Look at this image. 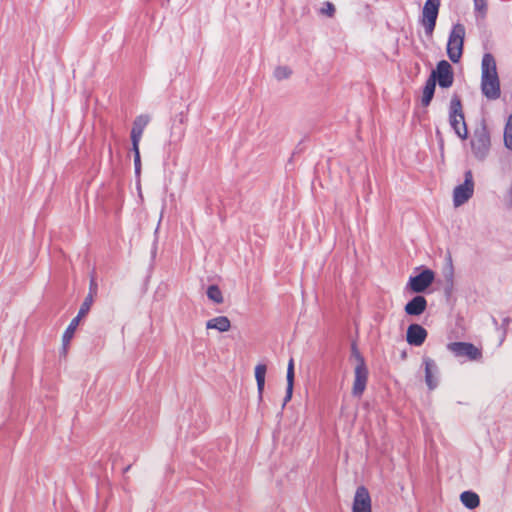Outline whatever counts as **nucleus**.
I'll list each match as a JSON object with an SVG mask.
<instances>
[{
	"mask_svg": "<svg viewBox=\"0 0 512 512\" xmlns=\"http://www.w3.org/2000/svg\"><path fill=\"white\" fill-rule=\"evenodd\" d=\"M481 91L489 100H496L500 97L496 60L490 53H485L481 62Z\"/></svg>",
	"mask_w": 512,
	"mask_h": 512,
	"instance_id": "nucleus-1",
	"label": "nucleus"
},
{
	"mask_svg": "<svg viewBox=\"0 0 512 512\" xmlns=\"http://www.w3.org/2000/svg\"><path fill=\"white\" fill-rule=\"evenodd\" d=\"M465 34L464 25L457 23L452 27L447 42V55L453 63H458L462 57Z\"/></svg>",
	"mask_w": 512,
	"mask_h": 512,
	"instance_id": "nucleus-2",
	"label": "nucleus"
},
{
	"mask_svg": "<svg viewBox=\"0 0 512 512\" xmlns=\"http://www.w3.org/2000/svg\"><path fill=\"white\" fill-rule=\"evenodd\" d=\"M449 123L459 138H467L468 130L462 110V104L457 96H454L450 101Z\"/></svg>",
	"mask_w": 512,
	"mask_h": 512,
	"instance_id": "nucleus-3",
	"label": "nucleus"
},
{
	"mask_svg": "<svg viewBox=\"0 0 512 512\" xmlns=\"http://www.w3.org/2000/svg\"><path fill=\"white\" fill-rule=\"evenodd\" d=\"M474 179L471 170L464 174V182L457 185L453 190V205L460 207L465 204L474 194Z\"/></svg>",
	"mask_w": 512,
	"mask_h": 512,
	"instance_id": "nucleus-4",
	"label": "nucleus"
},
{
	"mask_svg": "<svg viewBox=\"0 0 512 512\" xmlns=\"http://www.w3.org/2000/svg\"><path fill=\"white\" fill-rule=\"evenodd\" d=\"M447 349L457 358H465L469 361H477L482 358L481 350L472 343L451 342Z\"/></svg>",
	"mask_w": 512,
	"mask_h": 512,
	"instance_id": "nucleus-5",
	"label": "nucleus"
},
{
	"mask_svg": "<svg viewBox=\"0 0 512 512\" xmlns=\"http://www.w3.org/2000/svg\"><path fill=\"white\" fill-rule=\"evenodd\" d=\"M491 141L490 135L485 128L477 130L471 140V148L473 155L478 160H484L490 151Z\"/></svg>",
	"mask_w": 512,
	"mask_h": 512,
	"instance_id": "nucleus-6",
	"label": "nucleus"
},
{
	"mask_svg": "<svg viewBox=\"0 0 512 512\" xmlns=\"http://www.w3.org/2000/svg\"><path fill=\"white\" fill-rule=\"evenodd\" d=\"M440 7V0H427L424 4L422 11V24L425 33L429 36L433 34L435 29L438 11Z\"/></svg>",
	"mask_w": 512,
	"mask_h": 512,
	"instance_id": "nucleus-7",
	"label": "nucleus"
},
{
	"mask_svg": "<svg viewBox=\"0 0 512 512\" xmlns=\"http://www.w3.org/2000/svg\"><path fill=\"white\" fill-rule=\"evenodd\" d=\"M368 369L362 356L358 357V363L354 369V382L352 387V394L360 397L365 391L368 381Z\"/></svg>",
	"mask_w": 512,
	"mask_h": 512,
	"instance_id": "nucleus-8",
	"label": "nucleus"
},
{
	"mask_svg": "<svg viewBox=\"0 0 512 512\" xmlns=\"http://www.w3.org/2000/svg\"><path fill=\"white\" fill-rule=\"evenodd\" d=\"M434 277L432 270L425 269L418 275L409 278L407 289L413 293H422L433 283Z\"/></svg>",
	"mask_w": 512,
	"mask_h": 512,
	"instance_id": "nucleus-9",
	"label": "nucleus"
},
{
	"mask_svg": "<svg viewBox=\"0 0 512 512\" xmlns=\"http://www.w3.org/2000/svg\"><path fill=\"white\" fill-rule=\"evenodd\" d=\"M438 81V84L442 88H448L453 84V71L452 67L446 60H441L430 76Z\"/></svg>",
	"mask_w": 512,
	"mask_h": 512,
	"instance_id": "nucleus-10",
	"label": "nucleus"
},
{
	"mask_svg": "<svg viewBox=\"0 0 512 512\" xmlns=\"http://www.w3.org/2000/svg\"><path fill=\"white\" fill-rule=\"evenodd\" d=\"M352 512H371V498L368 490L363 486L356 490Z\"/></svg>",
	"mask_w": 512,
	"mask_h": 512,
	"instance_id": "nucleus-11",
	"label": "nucleus"
},
{
	"mask_svg": "<svg viewBox=\"0 0 512 512\" xmlns=\"http://www.w3.org/2000/svg\"><path fill=\"white\" fill-rule=\"evenodd\" d=\"M423 364L425 368V382L430 390L435 389L438 386L439 380V369L436 362L429 358H423Z\"/></svg>",
	"mask_w": 512,
	"mask_h": 512,
	"instance_id": "nucleus-12",
	"label": "nucleus"
},
{
	"mask_svg": "<svg viewBox=\"0 0 512 512\" xmlns=\"http://www.w3.org/2000/svg\"><path fill=\"white\" fill-rule=\"evenodd\" d=\"M427 337V331L419 324H411L407 329L406 340L410 345L421 346Z\"/></svg>",
	"mask_w": 512,
	"mask_h": 512,
	"instance_id": "nucleus-13",
	"label": "nucleus"
},
{
	"mask_svg": "<svg viewBox=\"0 0 512 512\" xmlns=\"http://www.w3.org/2000/svg\"><path fill=\"white\" fill-rule=\"evenodd\" d=\"M427 308V300L422 295L413 297L404 307V311L410 316H419Z\"/></svg>",
	"mask_w": 512,
	"mask_h": 512,
	"instance_id": "nucleus-14",
	"label": "nucleus"
},
{
	"mask_svg": "<svg viewBox=\"0 0 512 512\" xmlns=\"http://www.w3.org/2000/svg\"><path fill=\"white\" fill-rule=\"evenodd\" d=\"M231 322L226 316H218L206 322L207 329H215L219 332H226L230 329Z\"/></svg>",
	"mask_w": 512,
	"mask_h": 512,
	"instance_id": "nucleus-15",
	"label": "nucleus"
},
{
	"mask_svg": "<svg viewBox=\"0 0 512 512\" xmlns=\"http://www.w3.org/2000/svg\"><path fill=\"white\" fill-rule=\"evenodd\" d=\"M267 372V367L265 364H258L255 367V379L257 383V391L259 400H262L263 391L265 387V376Z\"/></svg>",
	"mask_w": 512,
	"mask_h": 512,
	"instance_id": "nucleus-16",
	"label": "nucleus"
},
{
	"mask_svg": "<svg viewBox=\"0 0 512 512\" xmlns=\"http://www.w3.org/2000/svg\"><path fill=\"white\" fill-rule=\"evenodd\" d=\"M287 389H286V395L284 398L283 406L286 405L287 402L291 400L292 393H293V385H294V361L293 359H290L287 367Z\"/></svg>",
	"mask_w": 512,
	"mask_h": 512,
	"instance_id": "nucleus-17",
	"label": "nucleus"
},
{
	"mask_svg": "<svg viewBox=\"0 0 512 512\" xmlns=\"http://www.w3.org/2000/svg\"><path fill=\"white\" fill-rule=\"evenodd\" d=\"M460 500L462 504L468 509H475L480 504V498L478 494L472 491H464L460 494Z\"/></svg>",
	"mask_w": 512,
	"mask_h": 512,
	"instance_id": "nucleus-18",
	"label": "nucleus"
},
{
	"mask_svg": "<svg viewBox=\"0 0 512 512\" xmlns=\"http://www.w3.org/2000/svg\"><path fill=\"white\" fill-rule=\"evenodd\" d=\"M80 318L79 317H75L72 319V321L70 322V324L68 325V327L66 328L64 334H63V337H62V342H63V351L64 353L66 352L67 350V347L71 341V339L73 338L74 336V333L79 325V322H80Z\"/></svg>",
	"mask_w": 512,
	"mask_h": 512,
	"instance_id": "nucleus-19",
	"label": "nucleus"
},
{
	"mask_svg": "<svg viewBox=\"0 0 512 512\" xmlns=\"http://www.w3.org/2000/svg\"><path fill=\"white\" fill-rule=\"evenodd\" d=\"M435 86H436V83H435L434 78H429L426 81V84L423 89L422 100H421L423 106H428L430 104V102L434 96Z\"/></svg>",
	"mask_w": 512,
	"mask_h": 512,
	"instance_id": "nucleus-20",
	"label": "nucleus"
},
{
	"mask_svg": "<svg viewBox=\"0 0 512 512\" xmlns=\"http://www.w3.org/2000/svg\"><path fill=\"white\" fill-rule=\"evenodd\" d=\"M207 297L216 304L223 303V295L217 285H210L207 289Z\"/></svg>",
	"mask_w": 512,
	"mask_h": 512,
	"instance_id": "nucleus-21",
	"label": "nucleus"
},
{
	"mask_svg": "<svg viewBox=\"0 0 512 512\" xmlns=\"http://www.w3.org/2000/svg\"><path fill=\"white\" fill-rule=\"evenodd\" d=\"M150 118L148 115H139L133 122L132 131L140 132L143 134L145 127L148 125Z\"/></svg>",
	"mask_w": 512,
	"mask_h": 512,
	"instance_id": "nucleus-22",
	"label": "nucleus"
},
{
	"mask_svg": "<svg viewBox=\"0 0 512 512\" xmlns=\"http://www.w3.org/2000/svg\"><path fill=\"white\" fill-rule=\"evenodd\" d=\"M504 144L507 149L512 150V114L509 116L505 126Z\"/></svg>",
	"mask_w": 512,
	"mask_h": 512,
	"instance_id": "nucleus-23",
	"label": "nucleus"
},
{
	"mask_svg": "<svg viewBox=\"0 0 512 512\" xmlns=\"http://www.w3.org/2000/svg\"><path fill=\"white\" fill-rule=\"evenodd\" d=\"M93 303V294L89 293L86 298L84 299L79 311L77 317L80 319L84 317L90 310L91 305Z\"/></svg>",
	"mask_w": 512,
	"mask_h": 512,
	"instance_id": "nucleus-24",
	"label": "nucleus"
},
{
	"mask_svg": "<svg viewBox=\"0 0 512 512\" xmlns=\"http://www.w3.org/2000/svg\"><path fill=\"white\" fill-rule=\"evenodd\" d=\"M291 74H292V71L287 66H278L274 70V76L279 81L289 78L291 76Z\"/></svg>",
	"mask_w": 512,
	"mask_h": 512,
	"instance_id": "nucleus-25",
	"label": "nucleus"
},
{
	"mask_svg": "<svg viewBox=\"0 0 512 512\" xmlns=\"http://www.w3.org/2000/svg\"><path fill=\"white\" fill-rule=\"evenodd\" d=\"M473 1H474L475 11L479 12L480 14H482L484 16L487 11L486 0H473Z\"/></svg>",
	"mask_w": 512,
	"mask_h": 512,
	"instance_id": "nucleus-26",
	"label": "nucleus"
},
{
	"mask_svg": "<svg viewBox=\"0 0 512 512\" xmlns=\"http://www.w3.org/2000/svg\"><path fill=\"white\" fill-rule=\"evenodd\" d=\"M141 137H142V133L131 130L132 150L139 149V143H140Z\"/></svg>",
	"mask_w": 512,
	"mask_h": 512,
	"instance_id": "nucleus-27",
	"label": "nucleus"
},
{
	"mask_svg": "<svg viewBox=\"0 0 512 512\" xmlns=\"http://www.w3.org/2000/svg\"><path fill=\"white\" fill-rule=\"evenodd\" d=\"M322 14L332 17L335 13V7L331 2H325L321 9Z\"/></svg>",
	"mask_w": 512,
	"mask_h": 512,
	"instance_id": "nucleus-28",
	"label": "nucleus"
},
{
	"mask_svg": "<svg viewBox=\"0 0 512 512\" xmlns=\"http://www.w3.org/2000/svg\"><path fill=\"white\" fill-rule=\"evenodd\" d=\"M133 152H134L135 172L138 174L140 172V168H141L140 151H139V149H137V150H133Z\"/></svg>",
	"mask_w": 512,
	"mask_h": 512,
	"instance_id": "nucleus-29",
	"label": "nucleus"
},
{
	"mask_svg": "<svg viewBox=\"0 0 512 512\" xmlns=\"http://www.w3.org/2000/svg\"><path fill=\"white\" fill-rule=\"evenodd\" d=\"M505 200H506V202H507L510 206H512V183H511V185H510V187H509V189H508V191H507V194H506V196H505Z\"/></svg>",
	"mask_w": 512,
	"mask_h": 512,
	"instance_id": "nucleus-30",
	"label": "nucleus"
},
{
	"mask_svg": "<svg viewBox=\"0 0 512 512\" xmlns=\"http://www.w3.org/2000/svg\"><path fill=\"white\" fill-rule=\"evenodd\" d=\"M352 354H353V356L355 357V359H356V361H357V362H358V357H359V356H362V355L359 353V351L357 350V348H356V346H355V345H353V346H352Z\"/></svg>",
	"mask_w": 512,
	"mask_h": 512,
	"instance_id": "nucleus-31",
	"label": "nucleus"
},
{
	"mask_svg": "<svg viewBox=\"0 0 512 512\" xmlns=\"http://www.w3.org/2000/svg\"><path fill=\"white\" fill-rule=\"evenodd\" d=\"M95 287H96V284H95L94 280H92L90 283V293L91 294H92L93 290L95 289Z\"/></svg>",
	"mask_w": 512,
	"mask_h": 512,
	"instance_id": "nucleus-32",
	"label": "nucleus"
}]
</instances>
